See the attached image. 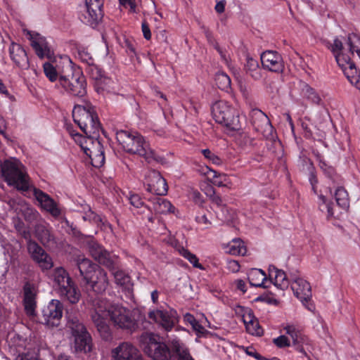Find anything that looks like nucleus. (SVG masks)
Segmentation results:
<instances>
[{"label":"nucleus","mask_w":360,"mask_h":360,"mask_svg":"<svg viewBox=\"0 0 360 360\" xmlns=\"http://www.w3.org/2000/svg\"><path fill=\"white\" fill-rule=\"evenodd\" d=\"M241 309L243 312V314L242 315V319L245 326V328H247L248 325H250L256 318L254 316V314H253V311L252 309H248V308L245 309L241 308Z\"/></svg>","instance_id":"50"},{"label":"nucleus","mask_w":360,"mask_h":360,"mask_svg":"<svg viewBox=\"0 0 360 360\" xmlns=\"http://www.w3.org/2000/svg\"><path fill=\"white\" fill-rule=\"evenodd\" d=\"M171 347L174 354H176L179 360H194L191 356L188 350L186 349L184 345L178 340H174L171 342Z\"/></svg>","instance_id":"35"},{"label":"nucleus","mask_w":360,"mask_h":360,"mask_svg":"<svg viewBox=\"0 0 360 360\" xmlns=\"http://www.w3.org/2000/svg\"><path fill=\"white\" fill-rule=\"evenodd\" d=\"M88 250L95 260L109 269H113V260L110 258V253L98 243L94 240L89 242Z\"/></svg>","instance_id":"20"},{"label":"nucleus","mask_w":360,"mask_h":360,"mask_svg":"<svg viewBox=\"0 0 360 360\" xmlns=\"http://www.w3.org/2000/svg\"><path fill=\"white\" fill-rule=\"evenodd\" d=\"M120 4L125 8H129L131 11H135L136 4L134 0H119Z\"/></svg>","instance_id":"61"},{"label":"nucleus","mask_w":360,"mask_h":360,"mask_svg":"<svg viewBox=\"0 0 360 360\" xmlns=\"http://www.w3.org/2000/svg\"><path fill=\"white\" fill-rule=\"evenodd\" d=\"M140 347L143 349L145 353L149 354V350H153L155 347V345H158L157 336L150 332H143L137 338Z\"/></svg>","instance_id":"30"},{"label":"nucleus","mask_w":360,"mask_h":360,"mask_svg":"<svg viewBox=\"0 0 360 360\" xmlns=\"http://www.w3.org/2000/svg\"><path fill=\"white\" fill-rule=\"evenodd\" d=\"M86 13L82 21L91 26L96 25L103 18V0H85Z\"/></svg>","instance_id":"14"},{"label":"nucleus","mask_w":360,"mask_h":360,"mask_svg":"<svg viewBox=\"0 0 360 360\" xmlns=\"http://www.w3.org/2000/svg\"><path fill=\"white\" fill-rule=\"evenodd\" d=\"M238 141L243 146H253L255 145L254 139L249 136L247 134L243 133L238 138Z\"/></svg>","instance_id":"51"},{"label":"nucleus","mask_w":360,"mask_h":360,"mask_svg":"<svg viewBox=\"0 0 360 360\" xmlns=\"http://www.w3.org/2000/svg\"><path fill=\"white\" fill-rule=\"evenodd\" d=\"M141 28L144 38L149 40L151 38V32L148 23L146 22H143Z\"/></svg>","instance_id":"60"},{"label":"nucleus","mask_w":360,"mask_h":360,"mask_svg":"<svg viewBox=\"0 0 360 360\" xmlns=\"http://www.w3.org/2000/svg\"><path fill=\"white\" fill-rule=\"evenodd\" d=\"M347 44L349 46V51L352 54L356 52L360 58V37L354 34H349Z\"/></svg>","instance_id":"44"},{"label":"nucleus","mask_w":360,"mask_h":360,"mask_svg":"<svg viewBox=\"0 0 360 360\" xmlns=\"http://www.w3.org/2000/svg\"><path fill=\"white\" fill-rule=\"evenodd\" d=\"M175 315V311L164 310H154L148 313V317L160 324L166 331H170L177 322Z\"/></svg>","instance_id":"17"},{"label":"nucleus","mask_w":360,"mask_h":360,"mask_svg":"<svg viewBox=\"0 0 360 360\" xmlns=\"http://www.w3.org/2000/svg\"><path fill=\"white\" fill-rule=\"evenodd\" d=\"M21 162L15 158L6 160L1 163L0 176L18 190L26 191L29 189L28 176L23 170Z\"/></svg>","instance_id":"4"},{"label":"nucleus","mask_w":360,"mask_h":360,"mask_svg":"<svg viewBox=\"0 0 360 360\" xmlns=\"http://www.w3.org/2000/svg\"><path fill=\"white\" fill-rule=\"evenodd\" d=\"M202 28L204 30V33L205 34V37L208 41V42L213 45L214 49L218 51L219 53L221 59L227 63L229 61V58L226 56V53L222 51V49L219 47L218 43L216 41L215 39L213 37V34L211 31H210L209 29L205 27V26H202Z\"/></svg>","instance_id":"42"},{"label":"nucleus","mask_w":360,"mask_h":360,"mask_svg":"<svg viewBox=\"0 0 360 360\" xmlns=\"http://www.w3.org/2000/svg\"><path fill=\"white\" fill-rule=\"evenodd\" d=\"M67 326L70 328L74 337L75 351L90 352L93 346L92 338L83 323L77 316H69Z\"/></svg>","instance_id":"6"},{"label":"nucleus","mask_w":360,"mask_h":360,"mask_svg":"<svg viewBox=\"0 0 360 360\" xmlns=\"http://www.w3.org/2000/svg\"><path fill=\"white\" fill-rule=\"evenodd\" d=\"M245 70L246 73L249 74L255 80L262 77L258 62L249 56H247Z\"/></svg>","instance_id":"36"},{"label":"nucleus","mask_w":360,"mask_h":360,"mask_svg":"<svg viewBox=\"0 0 360 360\" xmlns=\"http://www.w3.org/2000/svg\"><path fill=\"white\" fill-rule=\"evenodd\" d=\"M101 337L105 341L112 339V333L107 323L109 318L115 328L133 333L138 328V323L131 311L117 304H109L105 300H96L91 314Z\"/></svg>","instance_id":"1"},{"label":"nucleus","mask_w":360,"mask_h":360,"mask_svg":"<svg viewBox=\"0 0 360 360\" xmlns=\"http://www.w3.org/2000/svg\"><path fill=\"white\" fill-rule=\"evenodd\" d=\"M44 72L51 82H56L57 80L59 82L60 75H58L56 68L50 63H45L44 64Z\"/></svg>","instance_id":"46"},{"label":"nucleus","mask_w":360,"mask_h":360,"mask_svg":"<svg viewBox=\"0 0 360 360\" xmlns=\"http://www.w3.org/2000/svg\"><path fill=\"white\" fill-rule=\"evenodd\" d=\"M114 276L115 281L117 285L123 287H127L130 283V277L125 274L123 271L117 269L113 262V269H110Z\"/></svg>","instance_id":"40"},{"label":"nucleus","mask_w":360,"mask_h":360,"mask_svg":"<svg viewBox=\"0 0 360 360\" xmlns=\"http://www.w3.org/2000/svg\"><path fill=\"white\" fill-rule=\"evenodd\" d=\"M59 84L74 96L83 97L86 94L85 77L79 72H73L72 68L69 72L60 74Z\"/></svg>","instance_id":"8"},{"label":"nucleus","mask_w":360,"mask_h":360,"mask_svg":"<svg viewBox=\"0 0 360 360\" xmlns=\"http://www.w3.org/2000/svg\"><path fill=\"white\" fill-rule=\"evenodd\" d=\"M336 61L349 82L360 77L359 72L349 56L345 54H338L336 55Z\"/></svg>","instance_id":"23"},{"label":"nucleus","mask_w":360,"mask_h":360,"mask_svg":"<svg viewBox=\"0 0 360 360\" xmlns=\"http://www.w3.org/2000/svg\"><path fill=\"white\" fill-rule=\"evenodd\" d=\"M53 276L60 296L72 304L77 303L81 294L68 271L63 267H58L55 269Z\"/></svg>","instance_id":"5"},{"label":"nucleus","mask_w":360,"mask_h":360,"mask_svg":"<svg viewBox=\"0 0 360 360\" xmlns=\"http://www.w3.org/2000/svg\"><path fill=\"white\" fill-rule=\"evenodd\" d=\"M252 124L255 129L260 132L265 139L274 141V143L280 144L279 141H276L273 127L268 117L263 112L259 110H253Z\"/></svg>","instance_id":"10"},{"label":"nucleus","mask_w":360,"mask_h":360,"mask_svg":"<svg viewBox=\"0 0 360 360\" xmlns=\"http://www.w3.org/2000/svg\"><path fill=\"white\" fill-rule=\"evenodd\" d=\"M116 139L127 153L142 156L148 162L152 161L160 162L163 160V158L158 155L150 148L149 144L138 132L120 130L116 132Z\"/></svg>","instance_id":"2"},{"label":"nucleus","mask_w":360,"mask_h":360,"mask_svg":"<svg viewBox=\"0 0 360 360\" xmlns=\"http://www.w3.org/2000/svg\"><path fill=\"white\" fill-rule=\"evenodd\" d=\"M27 250L33 260L43 270L50 269L53 266L51 257L35 241L28 240Z\"/></svg>","instance_id":"16"},{"label":"nucleus","mask_w":360,"mask_h":360,"mask_svg":"<svg viewBox=\"0 0 360 360\" xmlns=\"http://www.w3.org/2000/svg\"><path fill=\"white\" fill-rule=\"evenodd\" d=\"M208 174L212 176L211 182L214 186L218 187L228 186L229 179L226 174L218 173L217 171L210 169H209Z\"/></svg>","instance_id":"39"},{"label":"nucleus","mask_w":360,"mask_h":360,"mask_svg":"<svg viewBox=\"0 0 360 360\" xmlns=\"http://www.w3.org/2000/svg\"><path fill=\"white\" fill-rule=\"evenodd\" d=\"M15 360H37V354L35 352H27L19 354Z\"/></svg>","instance_id":"56"},{"label":"nucleus","mask_w":360,"mask_h":360,"mask_svg":"<svg viewBox=\"0 0 360 360\" xmlns=\"http://www.w3.org/2000/svg\"><path fill=\"white\" fill-rule=\"evenodd\" d=\"M84 142L80 141L79 146L84 153L91 159V165L99 168L105 162L103 147L98 138L86 137Z\"/></svg>","instance_id":"9"},{"label":"nucleus","mask_w":360,"mask_h":360,"mask_svg":"<svg viewBox=\"0 0 360 360\" xmlns=\"http://www.w3.org/2000/svg\"><path fill=\"white\" fill-rule=\"evenodd\" d=\"M75 264L84 281L91 278V276L101 268L94 264L90 259L85 257H78L75 260Z\"/></svg>","instance_id":"24"},{"label":"nucleus","mask_w":360,"mask_h":360,"mask_svg":"<svg viewBox=\"0 0 360 360\" xmlns=\"http://www.w3.org/2000/svg\"><path fill=\"white\" fill-rule=\"evenodd\" d=\"M229 252L231 255H245L247 249L244 245V242L240 238H235L229 245Z\"/></svg>","instance_id":"43"},{"label":"nucleus","mask_w":360,"mask_h":360,"mask_svg":"<svg viewBox=\"0 0 360 360\" xmlns=\"http://www.w3.org/2000/svg\"><path fill=\"white\" fill-rule=\"evenodd\" d=\"M291 289L294 295L306 306L309 311L314 309V306L310 302L311 297V285L304 278H297L291 283Z\"/></svg>","instance_id":"13"},{"label":"nucleus","mask_w":360,"mask_h":360,"mask_svg":"<svg viewBox=\"0 0 360 360\" xmlns=\"http://www.w3.org/2000/svg\"><path fill=\"white\" fill-rule=\"evenodd\" d=\"M262 67L271 72H281L284 65L281 56L276 51H266L261 55Z\"/></svg>","instance_id":"18"},{"label":"nucleus","mask_w":360,"mask_h":360,"mask_svg":"<svg viewBox=\"0 0 360 360\" xmlns=\"http://www.w3.org/2000/svg\"><path fill=\"white\" fill-rule=\"evenodd\" d=\"M285 330L286 333L290 336L292 340V345L295 347V349L306 355L307 354L304 349L303 345L308 344V338L303 335L301 331L298 330L294 326H287L285 327Z\"/></svg>","instance_id":"25"},{"label":"nucleus","mask_w":360,"mask_h":360,"mask_svg":"<svg viewBox=\"0 0 360 360\" xmlns=\"http://www.w3.org/2000/svg\"><path fill=\"white\" fill-rule=\"evenodd\" d=\"M155 345L153 350L148 351V356L153 360H174L173 351L172 352L166 344L160 342Z\"/></svg>","instance_id":"27"},{"label":"nucleus","mask_w":360,"mask_h":360,"mask_svg":"<svg viewBox=\"0 0 360 360\" xmlns=\"http://www.w3.org/2000/svg\"><path fill=\"white\" fill-rule=\"evenodd\" d=\"M67 130L70 134V136H72L74 138L75 141L79 144L80 141L84 142L83 139H86V137H83L82 135L76 132L71 125H67Z\"/></svg>","instance_id":"57"},{"label":"nucleus","mask_w":360,"mask_h":360,"mask_svg":"<svg viewBox=\"0 0 360 360\" xmlns=\"http://www.w3.org/2000/svg\"><path fill=\"white\" fill-rule=\"evenodd\" d=\"M201 152L204 157L211 161L213 164L217 165H220L222 164L221 159L218 155L212 153L210 150L203 149L201 150Z\"/></svg>","instance_id":"49"},{"label":"nucleus","mask_w":360,"mask_h":360,"mask_svg":"<svg viewBox=\"0 0 360 360\" xmlns=\"http://www.w3.org/2000/svg\"><path fill=\"white\" fill-rule=\"evenodd\" d=\"M196 221L199 224H202L205 226H209L211 224V222L208 220L207 216L205 214L200 215L196 217Z\"/></svg>","instance_id":"62"},{"label":"nucleus","mask_w":360,"mask_h":360,"mask_svg":"<svg viewBox=\"0 0 360 360\" xmlns=\"http://www.w3.org/2000/svg\"><path fill=\"white\" fill-rule=\"evenodd\" d=\"M86 285L96 293L104 292L108 287L109 281L105 271L103 269H98L91 276V278L85 281Z\"/></svg>","instance_id":"21"},{"label":"nucleus","mask_w":360,"mask_h":360,"mask_svg":"<svg viewBox=\"0 0 360 360\" xmlns=\"http://www.w3.org/2000/svg\"><path fill=\"white\" fill-rule=\"evenodd\" d=\"M211 192L209 195L210 200L216 204L218 207H221V213H217V217L219 219L223 221H229L233 219L232 216H228L229 214V211L226 206L223 205V201L221 198L217 195L215 191L213 188H211Z\"/></svg>","instance_id":"33"},{"label":"nucleus","mask_w":360,"mask_h":360,"mask_svg":"<svg viewBox=\"0 0 360 360\" xmlns=\"http://www.w3.org/2000/svg\"><path fill=\"white\" fill-rule=\"evenodd\" d=\"M305 94L307 99L311 101L314 103L319 105L321 102V98L319 95L315 91L314 89L309 86L305 87Z\"/></svg>","instance_id":"47"},{"label":"nucleus","mask_w":360,"mask_h":360,"mask_svg":"<svg viewBox=\"0 0 360 360\" xmlns=\"http://www.w3.org/2000/svg\"><path fill=\"white\" fill-rule=\"evenodd\" d=\"M30 40L31 46L40 58H51V52L44 37L39 35L32 36Z\"/></svg>","instance_id":"29"},{"label":"nucleus","mask_w":360,"mask_h":360,"mask_svg":"<svg viewBox=\"0 0 360 360\" xmlns=\"http://www.w3.org/2000/svg\"><path fill=\"white\" fill-rule=\"evenodd\" d=\"M131 205L136 208H141L144 206V203L141 197L137 194L131 195L129 198Z\"/></svg>","instance_id":"55"},{"label":"nucleus","mask_w":360,"mask_h":360,"mask_svg":"<svg viewBox=\"0 0 360 360\" xmlns=\"http://www.w3.org/2000/svg\"><path fill=\"white\" fill-rule=\"evenodd\" d=\"M9 53L11 60L19 68L27 70L30 63L27 53L22 46L18 44L12 42L9 47Z\"/></svg>","instance_id":"22"},{"label":"nucleus","mask_w":360,"mask_h":360,"mask_svg":"<svg viewBox=\"0 0 360 360\" xmlns=\"http://www.w3.org/2000/svg\"><path fill=\"white\" fill-rule=\"evenodd\" d=\"M115 360H143L140 351L130 342H122L112 350Z\"/></svg>","instance_id":"15"},{"label":"nucleus","mask_w":360,"mask_h":360,"mask_svg":"<svg viewBox=\"0 0 360 360\" xmlns=\"http://www.w3.org/2000/svg\"><path fill=\"white\" fill-rule=\"evenodd\" d=\"M37 292L38 290L34 284L25 283L23 287V304L26 314L30 316H34L36 314Z\"/></svg>","instance_id":"19"},{"label":"nucleus","mask_w":360,"mask_h":360,"mask_svg":"<svg viewBox=\"0 0 360 360\" xmlns=\"http://www.w3.org/2000/svg\"><path fill=\"white\" fill-rule=\"evenodd\" d=\"M266 279V275L262 269H252L248 273V281L252 286L266 288L268 286L264 284Z\"/></svg>","instance_id":"32"},{"label":"nucleus","mask_w":360,"mask_h":360,"mask_svg":"<svg viewBox=\"0 0 360 360\" xmlns=\"http://www.w3.org/2000/svg\"><path fill=\"white\" fill-rule=\"evenodd\" d=\"M273 342L279 348L289 347L290 345L289 339L285 335H281L274 338Z\"/></svg>","instance_id":"52"},{"label":"nucleus","mask_w":360,"mask_h":360,"mask_svg":"<svg viewBox=\"0 0 360 360\" xmlns=\"http://www.w3.org/2000/svg\"><path fill=\"white\" fill-rule=\"evenodd\" d=\"M35 234L44 246H51L55 244L54 237L46 226L37 224L35 226Z\"/></svg>","instance_id":"31"},{"label":"nucleus","mask_w":360,"mask_h":360,"mask_svg":"<svg viewBox=\"0 0 360 360\" xmlns=\"http://www.w3.org/2000/svg\"><path fill=\"white\" fill-rule=\"evenodd\" d=\"M191 198L193 202L198 205H202L204 202V199L201 193L197 190H192L190 193Z\"/></svg>","instance_id":"54"},{"label":"nucleus","mask_w":360,"mask_h":360,"mask_svg":"<svg viewBox=\"0 0 360 360\" xmlns=\"http://www.w3.org/2000/svg\"><path fill=\"white\" fill-rule=\"evenodd\" d=\"M179 254L183 256L184 258L187 259L194 267L198 268L200 269H203V266L201 264L198 262V259L195 255L191 253L188 250L184 248H181L179 249Z\"/></svg>","instance_id":"45"},{"label":"nucleus","mask_w":360,"mask_h":360,"mask_svg":"<svg viewBox=\"0 0 360 360\" xmlns=\"http://www.w3.org/2000/svg\"><path fill=\"white\" fill-rule=\"evenodd\" d=\"M34 195L41 207L54 216L60 214L53 200L39 189H34Z\"/></svg>","instance_id":"28"},{"label":"nucleus","mask_w":360,"mask_h":360,"mask_svg":"<svg viewBox=\"0 0 360 360\" xmlns=\"http://www.w3.org/2000/svg\"><path fill=\"white\" fill-rule=\"evenodd\" d=\"M74 122L86 135V137L98 138L101 124L94 108L89 103L75 105L72 110Z\"/></svg>","instance_id":"3"},{"label":"nucleus","mask_w":360,"mask_h":360,"mask_svg":"<svg viewBox=\"0 0 360 360\" xmlns=\"http://www.w3.org/2000/svg\"><path fill=\"white\" fill-rule=\"evenodd\" d=\"M63 304L58 300H52L42 310L44 323L49 327L60 325L63 316Z\"/></svg>","instance_id":"12"},{"label":"nucleus","mask_w":360,"mask_h":360,"mask_svg":"<svg viewBox=\"0 0 360 360\" xmlns=\"http://www.w3.org/2000/svg\"><path fill=\"white\" fill-rule=\"evenodd\" d=\"M335 198L338 206L347 210L349 206V198L347 191L343 187H339L335 193Z\"/></svg>","instance_id":"38"},{"label":"nucleus","mask_w":360,"mask_h":360,"mask_svg":"<svg viewBox=\"0 0 360 360\" xmlns=\"http://www.w3.org/2000/svg\"><path fill=\"white\" fill-rule=\"evenodd\" d=\"M212 113L217 122L224 125L231 130H238L240 127L238 115L233 108L223 101L216 102L212 107Z\"/></svg>","instance_id":"7"},{"label":"nucleus","mask_w":360,"mask_h":360,"mask_svg":"<svg viewBox=\"0 0 360 360\" xmlns=\"http://www.w3.org/2000/svg\"><path fill=\"white\" fill-rule=\"evenodd\" d=\"M274 272V285L280 289L284 290L289 286V280L285 271L281 269H278L276 267H273V269H270V279L271 280L272 274Z\"/></svg>","instance_id":"34"},{"label":"nucleus","mask_w":360,"mask_h":360,"mask_svg":"<svg viewBox=\"0 0 360 360\" xmlns=\"http://www.w3.org/2000/svg\"><path fill=\"white\" fill-rule=\"evenodd\" d=\"M226 1L222 0L219 1L215 6V10L219 13H222L224 11Z\"/></svg>","instance_id":"63"},{"label":"nucleus","mask_w":360,"mask_h":360,"mask_svg":"<svg viewBox=\"0 0 360 360\" xmlns=\"http://www.w3.org/2000/svg\"><path fill=\"white\" fill-rule=\"evenodd\" d=\"M192 328L198 335H204L209 333V332L201 324H200L198 321L195 322V324H193Z\"/></svg>","instance_id":"58"},{"label":"nucleus","mask_w":360,"mask_h":360,"mask_svg":"<svg viewBox=\"0 0 360 360\" xmlns=\"http://www.w3.org/2000/svg\"><path fill=\"white\" fill-rule=\"evenodd\" d=\"M330 49L336 58V55L342 54L341 53L343 49L342 42L339 39L336 38L334 39L333 43L330 45Z\"/></svg>","instance_id":"53"},{"label":"nucleus","mask_w":360,"mask_h":360,"mask_svg":"<svg viewBox=\"0 0 360 360\" xmlns=\"http://www.w3.org/2000/svg\"><path fill=\"white\" fill-rule=\"evenodd\" d=\"M216 86L223 90L228 91L231 89V79L224 72H218L214 77Z\"/></svg>","instance_id":"41"},{"label":"nucleus","mask_w":360,"mask_h":360,"mask_svg":"<svg viewBox=\"0 0 360 360\" xmlns=\"http://www.w3.org/2000/svg\"><path fill=\"white\" fill-rule=\"evenodd\" d=\"M236 283L237 289L241 290L243 292H246L245 283L243 280H237Z\"/></svg>","instance_id":"64"},{"label":"nucleus","mask_w":360,"mask_h":360,"mask_svg":"<svg viewBox=\"0 0 360 360\" xmlns=\"http://www.w3.org/2000/svg\"><path fill=\"white\" fill-rule=\"evenodd\" d=\"M246 330L251 335L260 336L263 334V329L260 327L257 319H255V320L248 325Z\"/></svg>","instance_id":"48"},{"label":"nucleus","mask_w":360,"mask_h":360,"mask_svg":"<svg viewBox=\"0 0 360 360\" xmlns=\"http://www.w3.org/2000/svg\"><path fill=\"white\" fill-rule=\"evenodd\" d=\"M301 126H302V128L304 131V136L307 139H316L314 136H313V133L312 131H311V129H309L308 124L304 122H302L301 124Z\"/></svg>","instance_id":"59"},{"label":"nucleus","mask_w":360,"mask_h":360,"mask_svg":"<svg viewBox=\"0 0 360 360\" xmlns=\"http://www.w3.org/2000/svg\"><path fill=\"white\" fill-rule=\"evenodd\" d=\"M146 191L156 195H165L168 186L166 180L156 170H149L145 177Z\"/></svg>","instance_id":"11"},{"label":"nucleus","mask_w":360,"mask_h":360,"mask_svg":"<svg viewBox=\"0 0 360 360\" xmlns=\"http://www.w3.org/2000/svg\"><path fill=\"white\" fill-rule=\"evenodd\" d=\"M160 195H155L150 199L151 203L150 209L155 214H166L167 213H173L174 207L167 199L160 197Z\"/></svg>","instance_id":"26"},{"label":"nucleus","mask_w":360,"mask_h":360,"mask_svg":"<svg viewBox=\"0 0 360 360\" xmlns=\"http://www.w3.org/2000/svg\"><path fill=\"white\" fill-rule=\"evenodd\" d=\"M86 72L89 77L95 80L98 85H101L103 83H105L106 80H108V79L104 76L103 70L97 65H90L87 68Z\"/></svg>","instance_id":"37"}]
</instances>
